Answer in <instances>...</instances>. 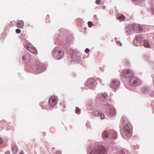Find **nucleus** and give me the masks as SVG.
I'll list each match as a JSON object with an SVG mask.
<instances>
[{
  "label": "nucleus",
  "mask_w": 154,
  "mask_h": 154,
  "mask_svg": "<svg viewBox=\"0 0 154 154\" xmlns=\"http://www.w3.org/2000/svg\"><path fill=\"white\" fill-rule=\"evenodd\" d=\"M106 152L105 148L102 145H99L97 148L92 150L90 154H104Z\"/></svg>",
  "instance_id": "1"
},
{
  "label": "nucleus",
  "mask_w": 154,
  "mask_h": 154,
  "mask_svg": "<svg viewBox=\"0 0 154 154\" xmlns=\"http://www.w3.org/2000/svg\"><path fill=\"white\" fill-rule=\"evenodd\" d=\"M25 46L26 49L30 51L32 54H35V55L37 54L38 51L36 48L33 47L31 44L28 43H26Z\"/></svg>",
  "instance_id": "6"
},
{
  "label": "nucleus",
  "mask_w": 154,
  "mask_h": 154,
  "mask_svg": "<svg viewBox=\"0 0 154 154\" xmlns=\"http://www.w3.org/2000/svg\"><path fill=\"white\" fill-rule=\"evenodd\" d=\"M101 112H99L98 111H97L93 112V114L95 116H99L100 115Z\"/></svg>",
  "instance_id": "21"
},
{
  "label": "nucleus",
  "mask_w": 154,
  "mask_h": 154,
  "mask_svg": "<svg viewBox=\"0 0 154 154\" xmlns=\"http://www.w3.org/2000/svg\"><path fill=\"white\" fill-rule=\"evenodd\" d=\"M46 68L43 63H39L37 67V73H40L41 72L44 71Z\"/></svg>",
  "instance_id": "11"
},
{
  "label": "nucleus",
  "mask_w": 154,
  "mask_h": 154,
  "mask_svg": "<svg viewBox=\"0 0 154 154\" xmlns=\"http://www.w3.org/2000/svg\"><path fill=\"white\" fill-rule=\"evenodd\" d=\"M120 86V82L117 80H113L110 82V87L112 88L116 89Z\"/></svg>",
  "instance_id": "9"
},
{
  "label": "nucleus",
  "mask_w": 154,
  "mask_h": 154,
  "mask_svg": "<svg viewBox=\"0 0 154 154\" xmlns=\"http://www.w3.org/2000/svg\"><path fill=\"white\" fill-rule=\"evenodd\" d=\"M143 37L141 36H137L134 40V42L135 41H137L139 43H141L142 42Z\"/></svg>",
  "instance_id": "17"
},
{
  "label": "nucleus",
  "mask_w": 154,
  "mask_h": 154,
  "mask_svg": "<svg viewBox=\"0 0 154 154\" xmlns=\"http://www.w3.org/2000/svg\"><path fill=\"white\" fill-rule=\"evenodd\" d=\"M124 133L128 137H130L132 134V127L129 124H127L124 128Z\"/></svg>",
  "instance_id": "3"
},
{
  "label": "nucleus",
  "mask_w": 154,
  "mask_h": 154,
  "mask_svg": "<svg viewBox=\"0 0 154 154\" xmlns=\"http://www.w3.org/2000/svg\"><path fill=\"white\" fill-rule=\"evenodd\" d=\"M122 74L124 76L127 78L131 77L134 75L133 72L130 69H125L123 71Z\"/></svg>",
  "instance_id": "7"
},
{
  "label": "nucleus",
  "mask_w": 154,
  "mask_h": 154,
  "mask_svg": "<svg viewBox=\"0 0 154 154\" xmlns=\"http://www.w3.org/2000/svg\"><path fill=\"white\" fill-rule=\"evenodd\" d=\"M121 154H129L128 151L125 149L122 150L121 151Z\"/></svg>",
  "instance_id": "22"
},
{
  "label": "nucleus",
  "mask_w": 154,
  "mask_h": 154,
  "mask_svg": "<svg viewBox=\"0 0 154 154\" xmlns=\"http://www.w3.org/2000/svg\"><path fill=\"white\" fill-rule=\"evenodd\" d=\"M117 44L118 45H119L120 46H121L122 45V44L121 43L119 42H117Z\"/></svg>",
  "instance_id": "34"
},
{
  "label": "nucleus",
  "mask_w": 154,
  "mask_h": 154,
  "mask_svg": "<svg viewBox=\"0 0 154 154\" xmlns=\"http://www.w3.org/2000/svg\"><path fill=\"white\" fill-rule=\"evenodd\" d=\"M145 89V90H146V89H145V88H143L142 89V91L143 92H146V91H143V89Z\"/></svg>",
  "instance_id": "36"
},
{
  "label": "nucleus",
  "mask_w": 154,
  "mask_h": 154,
  "mask_svg": "<svg viewBox=\"0 0 154 154\" xmlns=\"http://www.w3.org/2000/svg\"><path fill=\"white\" fill-rule=\"evenodd\" d=\"M66 51H67V52L68 53H69V54L72 53L73 52V51L72 49H71L70 48H69L67 49Z\"/></svg>",
  "instance_id": "25"
},
{
  "label": "nucleus",
  "mask_w": 154,
  "mask_h": 154,
  "mask_svg": "<svg viewBox=\"0 0 154 154\" xmlns=\"http://www.w3.org/2000/svg\"><path fill=\"white\" fill-rule=\"evenodd\" d=\"M97 83L96 81L93 79H89L87 81L85 85L90 88H94L96 86Z\"/></svg>",
  "instance_id": "5"
},
{
  "label": "nucleus",
  "mask_w": 154,
  "mask_h": 154,
  "mask_svg": "<svg viewBox=\"0 0 154 154\" xmlns=\"http://www.w3.org/2000/svg\"><path fill=\"white\" fill-rule=\"evenodd\" d=\"M110 133L113 138L115 139H116L117 138V133L116 131L114 130H110Z\"/></svg>",
  "instance_id": "14"
},
{
  "label": "nucleus",
  "mask_w": 154,
  "mask_h": 154,
  "mask_svg": "<svg viewBox=\"0 0 154 154\" xmlns=\"http://www.w3.org/2000/svg\"><path fill=\"white\" fill-rule=\"evenodd\" d=\"M151 11L154 14V8H151Z\"/></svg>",
  "instance_id": "33"
},
{
  "label": "nucleus",
  "mask_w": 154,
  "mask_h": 154,
  "mask_svg": "<svg viewBox=\"0 0 154 154\" xmlns=\"http://www.w3.org/2000/svg\"><path fill=\"white\" fill-rule=\"evenodd\" d=\"M149 94L150 96H154V91H153L151 92H149Z\"/></svg>",
  "instance_id": "30"
},
{
  "label": "nucleus",
  "mask_w": 154,
  "mask_h": 154,
  "mask_svg": "<svg viewBox=\"0 0 154 154\" xmlns=\"http://www.w3.org/2000/svg\"><path fill=\"white\" fill-rule=\"evenodd\" d=\"M110 130L109 131H105L103 133L102 136L103 138H107L109 137L110 134Z\"/></svg>",
  "instance_id": "15"
},
{
  "label": "nucleus",
  "mask_w": 154,
  "mask_h": 154,
  "mask_svg": "<svg viewBox=\"0 0 154 154\" xmlns=\"http://www.w3.org/2000/svg\"><path fill=\"white\" fill-rule=\"evenodd\" d=\"M12 151L13 153H16L17 152V148L15 146L13 147L12 149Z\"/></svg>",
  "instance_id": "23"
},
{
  "label": "nucleus",
  "mask_w": 154,
  "mask_h": 154,
  "mask_svg": "<svg viewBox=\"0 0 154 154\" xmlns=\"http://www.w3.org/2000/svg\"><path fill=\"white\" fill-rule=\"evenodd\" d=\"M99 116H100V118L102 119H104L105 118L104 114L101 112L100 113Z\"/></svg>",
  "instance_id": "26"
},
{
  "label": "nucleus",
  "mask_w": 154,
  "mask_h": 154,
  "mask_svg": "<svg viewBox=\"0 0 154 154\" xmlns=\"http://www.w3.org/2000/svg\"><path fill=\"white\" fill-rule=\"evenodd\" d=\"M117 19L121 21H124L125 19V17L122 15H121L117 17Z\"/></svg>",
  "instance_id": "20"
},
{
  "label": "nucleus",
  "mask_w": 154,
  "mask_h": 154,
  "mask_svg": "<svg viewBox=\"0 0 154 154\" xmlns=\"http://www.w3.org/2000/svg\"><path fill=\"white\" fill-rule=\"evenodd\" d=\"M109 115L111 116H112L115 115L116 113V110L112 106H111L109 111Z\"/></svg>",
  "instance_id": "13"
},
{
  "label": "nucleus",
  "mask_w": 154,
  "mask_h": 154,
  "mask_svg": "<svg viewBox=\"0 0 154 154\" xmlns=\"http://www.w3.org/2000/svg\"><path fill=\"white\" fill-rule=\"evenodd\" d=\"M24 24L23 21L21 20L19 21L17 23V26L19 28H23V26Z\"/></svg>",
  "instance_id": "16"
},
{
  "label": "nucleus",
  "mask_w": 154,
  "mask_h": 154,
  "mask_svg": "<svg viewBox=\"0 0 154 154\" xmlns=\"http://www.w3.org/2000/svg\"><path fill=\"white\" fill-rule=\"evenodd\" d=\"M96 2L97 4H99L100 2V0H97Z\"/></svg>",
  "instance_id": "32"
},
{
  "label": "nucleus",
  "mask_w": 154,
  "mask_h": 154,
  "mask_svg": "<svg viewBox=\"0 0 154 154\" xmlns=\"http://www.w3.org/2000/svg\"><path fill=\"white\" fill-rule=\"evenodd\" d=\"M50 107H54L57 103V99L56 96H52L49 100Z\"/></svg>",
  "instance_id": "8"
},
{
  "label": "nucleus",
  "mask_w": 154,
  "mask_h": 154,
  "mask_svg": "<svg viewBox=\"0 0 154 154\" xmlns=\"http://www.w3.org/2000/svg\"><path fill=\"white\" fill-rule=\"evenodd\" d=\"M98 97L99 100L102 101L107 100L108 99V96L106 94H100Z\"/></svg>",
  "instance_id": "12"
},
{
  "label": "nucleus",
  "mask_w": 154,
  "mask_h": 154,
  "mask_svg": "<svg viewBox=\"0 0 154 154\" xmlns=\"http://www.w3.org/2000/svg\"><path fill=\"white\" fill-rule=\"evenodd\" d=\"M132 28L137 33H140L142 30V28L140 25L134 23L132 25Z\"/></svg>",
  "instance_id": "10"
},
{
  "label": "nucleus",
  "mask_w": 154,
  "mask_h": 154,
  "mask_svg": "<svg viewBox=\"0 0 154 154\" xmlns=\"http://www.w3.org/2000/svg\"><path fill=\"white\" fill-rule=\"evenodd\" d=\"M130 83L132 86H138L141 84V81L137 77H131L130 79Z\"/></svg>",
  "instance_id": "4"
},
{
  "label": "nucleus",
  "mask_w": 154,
  "mask_h": 154,
  "mask_svg": "<svg viewBox=\"0 0 154 154\" xmlns=\"http://www.w3.org/2000/svg\"><path fill=\"white\" fill-rule=\"evenodd\" d=\"M3 142V140L2 138H0V144L2 143Z\"/></svg>",
  "instance_id": "35"
},
{
  "label": "nucleus",
  "mask_w": 154,
  "mask_h": 154,
  "mask_svg": "<svg viewBox=\"0 0 154 154\" xmlns=\"http://www.w3.org/2000/svg\"><path fill=\"white\" fill-rule=\"evenodd\" d=\"M30 56V55H26L24 57V56H23V58L24 59H25L26 60H29V58H27V57H29V56Z\"/></svg>",
  "instance_id": "28"
},
{
  "label": "nucleus",
  "mask_w": 154,
  "mask_h": 154,
  "mask_svg": "<svg viewBox=\"0 0 154 154\" xmlns=\"http://www.w3.org/2000/svg\"><path fill=\"white\" fill-rule=\"evenodd\" d=\"M20 154H24L23 153H21Z\"/></svg>",
  "instance_id": "37"
},
{
  "label": "nucleus",
  "mask_w": 154,
  "mask_h": 154,
  "mask_svg": "<svg viewBox=\"0 0 154 154\" xmlns=\"http://www.w3.org/2000/svg\"><path fill=\"white\" fill-rule=\"evenodd\" d=\"M122 122L123 124L127 125V124H129L128 123V121L127 119L126 118H122L121 119Z\"/></svg>",
  "instance_id": "18"
},
{
  "label": "nucleus",
  "mask_w": 154,
  "mask_h": 154,
  "mask_svg": "<svg viewBox=\"0 0 154 154\" xmlns=\"http://www.w3.org/2000/svg\"><path fill=\"white\" fill-rule=\"evenodd\" d=\"M144 46L146 48H149L150 47V45L149 42L146 40H144Z\"/></svg>",
  "instance_id": "19"
},
{
  "label": "nucleus",
  "mask_w": 154,
  "mask_h": 154,
  "mask_svg": "<svg viewBox=\"0 0 154 154\" xmlns=\"http://www.w3.org/2000/svg\"><path fill=\"white\" fill-rule=\"evenodd\" d=\"M88 26L89 27H92V25H93V23L92 22H91V21H89L88 22Z\"/></svg>",
  "instance_id": "27"
},
{
  "label": "nucleus",
  "mask_w": 154,
  "mask_h": 154,
  "mask_svg": "<svg viewBox=\"0 0 154 154\" xmlns=\"http://www.w3.org/2000/svg\"><path fill=\"white\" fill-rule=\"evenodd\" d=\"M85 51L86 53H88L90 51V50L89 49V48H87L86 49H85Z\"/></svg>",
  "instance_id": "31"
},
{
  "label": "nucleus",
  "mask_w": 154,
  "mask_h": 154,
  "mask_svg": "<svg viewBox=\"0 0 154 154\" xmlns=\"http://www.w3.org/2000/svg\"><path fill=\"white\" fill-rule=\"evenodd\" d=\"M63 55V52L58 48H55L53 50L52 55L57 60L61 58Z\"/></svg>",
  "instance_id": "2"
},
{
  "label": "nucleus",
  "mask_w": 154,
  "mask_h": 154,
  "mask_svg": "<svg viewBox=\"0 0 154 154\" xmlns=\"http://www.w3.org/2000/svg\"><path fill=\"white\" fill-rule=\"evenodd\" d=\"M100 83H101V81H100Z\"/></svg>",
  "instance_id": "38"
},
{
  "label": "nucleus",
  "mask_w": 154,
  "mask_h": 154,
  "mask_svg": "<svg viewBox=\"0 0 154 154\" xmlns=\"http://www.w3.org/2000/svg\"><path fill=\"white\" fill-rule=\"evenodd\" d=\"M16 32L17 34H20L21 32V30L20 29H17L16 30Z\"/></svg>",
  "instance_id": "29"
},
{
  "label": "nucleus",
  "mask_w": 154,
  "mask_h": 154,
  "mask_svg": "<svg viewBox=\"0 0 154 154\" xmlns=\"http://www.w3.org/2000/svg\"><path fill=\"white\" fill-rule=\"evenodd\" d=\"M75 112L76 114H79L80 113L81 110L80 109H79L78 107H76Z\"/></svg>",
  "instance_id": "24"
}]
</instances>
